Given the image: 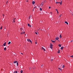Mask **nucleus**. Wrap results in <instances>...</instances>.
<instances>
[{
    "mask_svg": "<svg viewBox=\"0 0 73 73\" xmlns=\"http://www.w3.org/2000/svg\"><path fill=\"white\" fill-rule=\"evenodd\" d=\"M31 19V16L29 17V19Z\"/></svg>",
    "mask_w": 73,
    "mask_h": 73,
    "instance_id": "nucleus-27",
    "label": "nucleus"
},
{
    "mask_svg": "<svg viewBox=\"0 0 73 73\" xmlns=\"http://www.w3.org/2000/svg\"><path fill=\"white\" fill-rule=\"evenodd\" d=\"M27 41H29V42H32V41H31L29 39H27Z\"/></svg>",
    "mask_w": 73,
    "mask_h": 73,
    "instance_id": "nucleus-2",
    "label": "nucleus"
},
{
    "mask_svg": "<svg viewBox=\"0 0 73 73\" xmlns=\"http://www.w3.org/2000/svg\"><path fill=\"white\" fill-rule=\"evenodd\" d=\"M58 39H59V38L58 37H57L55 38L56 40H58Z\"/></svg>",
    "mask_w": 73,
    "mask_h": 73,
    "instance_id": "nucleus-3",
    "label": "nucleus"
},
{
    "mask_svg": "<svg viewBox=\"0 0 73 73\" xmlns=\"http://www.w3.org/2000/svg\"><path fill=\"white\" fill-rule=\"evenodd\" d=\"M3 45L4 46H5V45H6V42H5L4 44H3Z\"/></svg>",
    "mask_w": 73,
    "mask_h": 73,
    "instance_id": "nucleus-7",
    "label": "nucleus"
},
{
    "mask_svg": "<svg viewBox=\"0 0 73 73\" xmlns=\"http://www.w3.org/2000/svg\"><path fill=\"white\" fill-rule=\"evenodd\" d=\"M60 38L62 37V36H61V34H60Z\"/></svg>",
    "mask_w": 73,
    "mask_h": 73,
    "instance_id": "nucleus-12",
    "label": "nucleus"
},
{
    "mask_svg": "<svg viewBox=\"0 0 73 73\" xmlns=\"http://www.w3.org/2000/svg\"><path fill=\"white\" fill-rule=\"evenodd\" d=\"M13 73H17V71H15Z\"/></svg>",
    "mask_w": 73,
    "mask_h": 73,
    "instance_id": "nucleus-14",
    "label": "nucleus"
},
{
    "mask_svg": "<svg viewBox=\"0 0 73 73\" xmlns=\"http://www.w3.org/2000/svg\"><path fill=\"white\" fill-rule=\"evenodd\" d=\"M50 1H52V0H50Z\"/></svg>",
    "mask_w": 73,
    "mask_h": 73,
    "instance_id": "nucleus-51",
    "label": "nucleus"
},
{
    "mask_svg": "<svg viewBox=\"0 0 73 73\" xmlns=\"http://www.w3.org/2000/svg\"><path fill=\"white\" fill-rule=\"evenodd\" d=\"M26 1L27 2H28V1Z\"/></svg>",
    "mask_w": 73,
    "mask_h": 73,
    "instance_id": "nucleus-47",
    "label": "nucleus"
},
{
    "mask_svg": "<svg viewBox=\"0 0 73 73\" xmlns=\"http://www.w3.org/2000/svg\"><path fill=\"white\" fill-rule=\"evenodd\" d=\"M43 5H44V2H42V3H41V5H42L41 7H42V6Z\"/></svg>",
    "mask_w": 73,
    "mask_h": 73,
    "instance_id": "nucleus-4",
    "label": "nucleus"
},
{
    "mask_svg": "<svg viewBox=\"0 0 73 73\" xmlns=\"http://www.w3.org/2000/svg\"><path fill=\"white\" fill-rule=\"evenodd\" d=\"M23 33H24V34H25V32H24Z\"/></svg>",
    "mask_w": 73,
    "mask_h": 73,
    "instance_id": "nucleus-42",
    "label": "nucleus"
},
{
    "mask_svg": "<svg viewBox=\"0 0 73 73\" xmlns=\"http://www.w3.org/2000/svg\"><path fill=\"white\" fill-rule=\"evenodd\" d=\"M55 41H55H56V40H55V41Z\"/></svg>",
    "mask_w": 73,
    "mask_h": 73,
    "instance_id": "nucleus-53",
    "label": "nucleus"
},
{
    "mask_svg": "<svg viewBox=\"0 0 73 73\" xmlns=\"http://www.w3.org/2000/svg\"><path fill=\"white\" fill-rule=\"evenodd\" d=\"M59 3H60V5H62V3L61 2H59Z\"/></svg>",
    "mask_w": 73,
    "mask_h": 73,
    "instance_id": "nucleus-22",
    "label": "nucleus"
},
{
    "mask_svg": "<svg viewBox=\"0 0 73 73\" xmlns=\"http://www.w3.org/2000/svg\"><path fill=\"white\" fill-rule=\"evenodd\" d=\"M63 48H64V47H62L61 48V49H62V50L63 49Z\"/></svg>",
    "mask_w": 73,
    "mask_h": 73,
    "instance_id": "nucleus-13",
    "label": "nucleus"
},
{
    "mask_svg": "<svg viewBox=\"0 0 73 73\" xmlns=\"http://www.w3.org/2000/svg\"><path fill=\"white\" fill-rule=\"evenodd\" d=\"M58 46H59V47H61V45L60 44H58Z\"/></svg>",
    "mask_w": 73,
    "mask_h": 73,
    "instance_id": "nucleus-11",
    "label": "nucleus"
},
{
    "mask_svg": "<svg viewBox=\"0 0 73 73\" xmlns=\"http://www.w3.org/2000/svg\"><path fill=\"white\" fill-rule=\"evenodd\" d=\"M4 29H6V28L5 27Z\"/></svg>",
    "mask_w": 73,
    "mask_h": 73,
    "instance_id": "nucleus-50",
    "label": "nucleus"
},
{
    "mask_svg": "<svg viewBox=\"0 0 73 73\" xmlns=\"http://www.w3.org/2000/svg\"><path fill=\"white\" fill-rule=\"evenodd\" d=\"M30 27L31 28V25H30Z\"/></svg>",
    "mask_w": 73,
    "mask_h": 73,
    "instance_id": "nucleus-43",
    "label": "nucleus"
},
{
    "mask_svg": "<svg viewBox=\"0 0 73 73\" xmlns=\"http://www.w3.org/2000/svg\"><path fill=\"white\" fill-rule=\"evenodd\" d=\"M35 44H37V42H36Z\"/></svg>",
    "mask_w": 73,
    "mask_h": 73,
    "instance_id": "nucleus-45",
    "label": "nucleus"
},
{
    "mask_svg": "<svg viewBox=\"0 0 73 73\" xmlns=\"http://www.w3.org/2000/svg\"><path fill=\"white\" fill-rule=\"evenodd\" d=\"M50 13L52 14V12H51Z\"/></svg>",
    "mask_w": 73,
    "mask_h": 73,
    "instance_id": "nucleus-48",
    "label": "nucleus"
},
{
    "mask_svg": "<svg viewBox=\"0 0 73 73\" xmlns=\"http://www.w3.org/2000/svg\"><path fill=\"white\" fill-rule=\"evenodd\" d=\"M56 10L57 12L58 11V10H57V9H56Z\"/></svg>",
    "mask_w": 73,
    "mask_h": 73,
    "instance_id": "nucleus-30",
    "label": "nucleus"
},
{
    "mask_svg": "<svg viewBox=\"0 0 73 73\" xmlns=\"http://www.w3.org/2000/svg\"><path fill=\"white\" fill-rule=\"evenodd\" d=\"M21 31H23V28H21Z\"/></svg>",
    "mask_w": 73,
    "mask_h": 73,
    "instance_id": "nucleus-29",
    "label": "nucleus"
},
{
    "mask_svg": "<svg viewBox=\"0 0 73 73\" xmlns=\"http://www.w3.org/2000/svg\"><path fill=\"white\" fill-rule=\"evenodd\" d=\"M8 1H7V3H6V4H7L8 3Z\"/></svg>",
    "mask_w": 73,
    "mask_h": 73,
    "instance_id": "nucleus-36",
    "label": "nucleus"
},
{
    "mask_svg": "<svg viewBox=\"0 0 73 73\" xmlns=\"http://www.w3.org/2000/svg\"><path fill=\"white\" fill-rule=\"evenodd\" d=\"M50 48H51V49H52L53 48V44H52V43L50 44Z\"/></svg>",
    "mask_w": 73,
    "mask_h": 73,
    "instance_id": "nucleus-1",
    "label": "nucleus"
},
{
    "mask_svg": "<svg viewBox=\"0 0 73 73\" xmlns=\"http://www.w3.org/2000/svg\"><path fill=\"white\" fill-rule=\"evenodd\" d=\"M11 43V42H9L8 43V45H9V44H10Z\"/></svg>",
    "mask_w": 73,
    "mask_h": 73,
    "instance_id": "nucleus-15",
    "label": "nucleus"
},
{
    "mask_svg": "<svg viewBox=\"0 0 73 73\" xmlns=\"http://www.w3.org/2000/svg\"><path fill=\"white\" fill-rule=\"evenodd\" d=\"M21 35H23V32H22V33H21Z\"/></svg>",
    "mask_w": 73,
    "mask_h": 73,
    "instance_id": "nucleus-28",
    "label": "nucleus"
},
{
    "mask_svg": "<svg viewBox=\"0 0 73 73\" xmlns=\"http://www.w3.org/2000/svg\"><path fill=\"white\" fill-rule=\"evenodd\" d=\"M21 73H23V70H21Z\"/></svg>",
    "mask_w": 73,
    "mask_h": 73,
    "instance_id": "nucleus-19",
    "label": "nucleus"
},
{
    "mask_svg": "<svg viewBox=\"0 0 73 73\" xmlns=\"http://www.w3.org/2000/svg\"><path fill=\"white\" fill-rule=\"evenodd\" d=\"M17 66H18V62H17Z\"/></svg>",
    "mask_w": 73,
    "mask_h": 73,
    "instance_id": "nucleus-23",
    "label": "nucleus"
},
{
    "mask_svg": "<svg viewBox=\"0 0 73 73\" xmlns=\"http://www.w3.org/2000/svg\"><path fill=\"white\" fill-rule=\"evenodd\" d=\"M58 69H60V70H62V69H61V68H59Z\"/></svg>",
    "mask_w": 73,
    "mask_h": 73,
    "instance_id": "nucleus-25",
    "label": "nucleus"
},
{
    "mask_svg": "<svg viewBox=\"0 0 73 73\" xmlns=\"http://www.w3.org/2000/svg\"><path fill=\"white\" fill-rule=\"evenodd\" d=\"M32 3H33V5H34V4H35V1H33L32 2Z\"/></svg>",
    "mask_w": 73,
    "mask_h": 73,
    "instance_id": "nucleus-5",
    "label": "nucleus"
},
{
    "mask_svg": "<svg viewBox=\"0 0 73 73\" xmlns=\"http://www.w3.org/2000/svg\"><path fill=\"white\" fill-rule=\"evenodd\" d=\"M73 41V40H71L70 42H72Z\"/></svg>",
    "mask_w": 73,
    "mask_h": 73,
    "instance_id": "nucleus-37",
    "label": "nucleus"
},
{
    "mask_svg": "<svg viewBox=\"0 0 73 73\" xmlns=\"http://www.w3.org/2000/svg\"><path fill=\"white\" fill-rule=\"evenodd\" d=\"M60 2H56V4H58V3H59Z\"/></svg>",
    "mask_w": 73,
    "mask_h": 73,
    "instance_id": "nucleus-26",
    "label": "nucleus"
},
{
    "mask_svg": "<svg viewBox=\"0 0 73 73\" xmlns=\"http://www.w3.org/2000/svg\"><path fill=\"white\" fill-rule=\"evenodd\" d=\"M35 8H37V7H36V6L35 7H34V9H35Z\"/></svg>",
    "mask_w": 73,
    "mask_h": 73,
    "instance_id": "nucleus-31",
    "label": "nucleus"
},
{
    "mask_svg": "<svg viewBox=\"0 0 73 73\" xmlns=\"http://www.w3.org/2000/svg\"><path fill=\"white\" fill-rule=\"evenodd\" d=\"M57 13H58V11H57Z\"/></svg>",
    "mask_w": 73,
    "mask_h": 73,
    "instance_id": "nucleus-46",
    "label": "nucleus"
},
{
    "mask_svg": "<svg viewBox=\"0 0 73 73\" xmlns=\"http://www.w3.org/2000/svg\"><path fill=\"white\" fill-rule=\"evenodd\" d=\"M49 9H50V8H51V7H49Z\"/></svg>",
    "mask_w": 73,
    "mask_h": 73,
    "instance_id": "nucleus-32",
    "label": "nucleus"
},
{
    "mask_svg": "<svg viewBox=\"0 0 73 73\" xmlns=\"http://www.w3.org/2000/svg\"><path fill=\"white\" fill-rule=\"evenodd\" d=\"M61 16V15H60V17Z\"/></svg>",
    "mask_w": 73,
    "mask_h": 73,
    "instance_id": "nucleus-39",
    "label": "nucleus"
},
{
    "mask_svg": "<svg viewBox=\"0 0 73 73\" xmlns=\"http://www.w3.org/2000/svg\"><path fill=\"white\" fill-rule=\"evenodd\" d=\"M17 61L16 62V61H15L14 62V64H15V63H17Z\"/></svg>",
    "mask_w": 73,
    "mask_h": 73,
    "instance_id": "nucleus-17",
    "label": "nucleus"
},
{
    "mask_svg": "<svg viewBox=\"0 0 73 73\" xmlns=\"http://www.w3.org/2000/svg\"><path fill=\"white\" fill-rule=\"evenodd\" d=\"M51 61H53V59H52Z\"/></svg>",
    "mask_w": 73,
    "mask_h": 73,
    "instance_id": "nucleus-40",
    "label": "nucleus"
},
{
    "mask_svg": "<svg viewBox=\"0 0 73 73\" xmlns=\"http://www.w3.org/2000/svg\"><path fill=\"white\" fill-rule=\"evenodd\" d=\"M40 11H42V8H40Z\"/></svg>",
    "mask_w": 73,
    "mask_h": 73,
    "instance_id": "nucleus-24",
    "label": "nucleus"
},
{
    "mask_svg": "<svg viewBox=\"0 0 73 73\" xmlns=\"http://www.w3.org/2000/svg\"><path fill=\"white\" fill-rule=\"evenodd\" d=\"M60 50H58V51L57 52V53H60Z\"/></svg>",
    "mask_w": 73,
    "mask_h": 73,
    "instance_id": "nucleus-9",
    "label": "nucleus"
},
{
    "mask_svg": "<svg viewBox=\"0 0 73 73\" xmlns=\"http://www.w3.org/2000/svg\"><path fill=\"white\" fill-rule=\"evenodd\" d=\"M28 27H30V25H29V24L28 23Z\"/></svg>",
    "mask_w": 73,
    "mask_h": 73,
    "instance_id": "nucleus-20",
    "label": "nucleus"
},
{
    "mask_svg": "<svg viewBox=\"0 0 73 73\" xmlns=\"http://www.w3.org/2000/svg\"><path fill=\"white\" fill-rule=\"evenodd\" d=\"M42 49H43V50H44V51H45L46 50L44 48H43V47H42Z\"/></svg>",
    "mask_w": 73,
    "mask_h": 73,
    "instance_id": "nucleus-6",
    "label": "nucleus"
},
{
    "mask_svg": "<svg viewBox=\"0 0 73 73\" xmlns=\"http://www.w3.org/2000/svg\"><path fill=\"white\" fill-rule=\"evenodd\" d=\"M51 41H52V42H54H54H55V41H53L52 40H51Z\"/></svg>",
    "mask_w": 73,
    "mask_h": 73,
    "instance_id": "nucleus-16",
    "label": "nucleus"
},
{
    "mask_svg": "<svg viewBox=\"0 0 73 73\" xmlns=\"http://www.w3.org/2000/svg\"><path fill=\"white\" fill-rule=\"evenodd\" d=\"M33 11H34V9H33Z\"/></svg>",
    "mask_w": 73,
    "mask_h": 73,
    "instance_id": "nucleus-49",
    "label": "nucleus"
},
{
    "mask_svg": "<svg viewBox=\"0 0 73 73\" xmlns=\"http://www.w3.org/2000/svg\"><path fill=\"white\" fill-rule=\"evenodd\" d=\"M65 23H66V24L67 25H68V22H67V21H65Z\"/></svg>",
    "mask_w": 73,
    "mask_h": 73,
    "instance_id": "nucleus-8",
    "label": "nucleus"
},
{
    "mask_svg": "<svg viewBox=\"0 0 73 73\" xmlns=\"http://www.w3.org/2000/svg\"><path fill=\"white\" fill-rule=\"evenodd\" d=\"M62 1H61L60 3H62Z\"/></svg>",
    "mask_w": 73,
    "mask_h": 73,
    "instance_id": "nucleus-41",
    "label": "nucleus"
},
{
    "mask_svg": "<svg viewBox=\"0 0 73 73\" xmlns=\"http://www.w3.org/2000/svg\"><path fill=\"white\" fill-rule=\"evenodd\" d=\"M13 23H15V19H14L13 20Z\"/></svg>",
    "mask_w": 73,
    "mask_h": 73,
    "instance_id": "nucleus-10",
    "label": "nucleus"
},
{
    "mask_svg": "<svg viewBox=\"0 0 73 73\" xmlns=\"http://www.w3.org/2000/svg\"><path fill=\"white\" fill-rule=\"evenodd\" d=\"M70 57H73V55L72 56H71Z\"/></svg>",
    "mask_w": 73,
    "mask_h": 73,
    "instance_id": "nucleus-33",
    "label": "nucleus"
},
{
    "mask_svg": "<svg viewBox=\"0 0 73 73\" xmlns=\"http://www.w3.org/2000/svg\"><path fill=\"white\" fill-rule=\"evenodd\" d=\"M7 48H6V47H5L4 48V49L5 50H6V49Z\"/></svg>",
    "mask_w": 73,
    "mask_h": 73,
    "instance_id": "nucleus-21",
    "label": "nucleus"
},
{
    "mask_svg": "<svg viewBox=\"0 0 73 73\" xmlns=\"http://www.w3.org/2000/svg\"><path fill=\"white\" fill-rule=\"evenodd\" d=\"M3 17H4V14H3Z\"/></svg>",
    "mask_w": 73,
    "mask_h": 73,
    "instance_id": "nucleus-38",
    "label": "nucleus"
},
{
    "mask_svg": "<svg viewBox=\"0 0 73 73\" xmlns=\"http://www.w3.org/2000/svg\"><path fill=\"white\" fill-rule=\"evenodd\" d=\"M21 54H23V53H21Z\"/></svg>",
    "mask_w": 73,
    "mask_h": 73,
    "instance_id": "nucleus-44",
    "label": "nucleus"
},
{
    "mask_svg": "<svg viewBox=\"0 0 73 73\" xmlns=\"http://www.w3.org/2000/svg\"><path fill=\"white\" fill-rule=\"evenodd\" d=\"M65 67V66L64 65H63V66H62V67L63 68H64Z\"/></svg>",
    "mask_w": 73,
    "mask_h": 73,
    "instance_id": "nucleus-18",
    "label": "nucleus"
},
{
    "mask_svg": "<svg viewBox=\"0 0 73 73\" xmlns=\"http://www.w3.org/2000/svg\"><path fill=\"white\" fill-rule=\"evenodd\" d=\"M35 33V34H36V35H37V33Z\"/></svg>",
    "mask_w": 73,
    "mask_h": 73,
    "instance_id": "nucleus-35",
    "label": "nucleus"
},
{
    "mask_svg": "<svg viewBox=\"0 0 73 73\" xmlns=\"http://www.w3.org/2000/svg\"><path fill=\"white\" fill-rule=\"evenodd\" d=\"M43 66V65H42V66Z\"/></svg>",
    "mask_w": 73,
    "mask_h": 73,
    "instance_id": "nucleus-52",
    "label": "nucleus"
},
{
    "mask_svg": "<svg viewBox=\"0 0 73 73\" xmlns=\"http://www.w3.org/2000/svg\"><path fill=\"white\" fill-rule=\"evenodd\" d=\"M2 29V26L0 28V29Z\"/></svg>",
    "mask_w": 73,
    "mask_h": 73,
    "instance_id": "nucleus-34",
    "label": "nucleus"
}]
</instances>
